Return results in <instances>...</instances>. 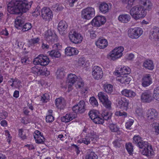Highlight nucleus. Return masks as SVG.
<instances>
[{
	"label": "nucleus",
	"instance_id": "50",
	"mask_svg": "<svg viewBox=\"0 0 159 159\" xmlns=\"http://www.w3.org/2000/svg\"><path fill=\"white\" fill-rule=\"evenodd\" d=\"M35 139L36 142L39 144L43 143L45 141V138L43 135H42L40 136L37 137L36 139Z\"/></svg>",
	"mask_w": 159,
	"mask_h": 159
},
{
	"label": "nucleus",
	"instance_id": "36",
	"mask_svg": "<svg viewBox=\"0 0 159 159\" xmlns=\"http://www.w3.org/2000/svg\"><path fill=\"white\" fill-rule=\"evenodd\" d=\"M99 9L100 11L104 14L108 12L110 9L108 5L105 3H102L99 6Z\"/></svg>",
	"mask_w": 159,
	"mask_h": 159
},
{
	"label": "nucleus",
	"instance_id": "8",
	"mask_svg": "<svg viewBox=\"0 0 159 159\" xmlns=\"http://www.w3.org/2000/svg\"><path fill=\"white\" fill-rule=\"evenodd\" d=\"M50 62L49 58L46 56L40 55L35 58L34 63L35 65H40L42 66L47 65Z\"/></svg>",
	"mask_w": 159,
	"mask_h": 159
},
{
	"label": "nucleus",
	"instance_id": "2",
	"mask_svg": "<svg viewBox=\"0 0 159 159\" xmlns=\"http://www.w3.org/2000/svg\"><path fill=\"white\" fill-rule=\"evenodd\" d=\"M33 2L32 1L27 0H12L7 5V11L11 12L13 9L12 8L19 6L21 8L24 13L26 12L31 8Z\"/></svg>",
	"mask_w": 159,
	"mask_h": 159
},
{
	"label": "nucleus",
	"instance_id": "6",
	"mask_svg": "<svg viewBox=\"0 0 159 159\" xmlns=\"http://www.w3.org/2000/svg\"><path fill=\"white\" fill-rule=\"evenodd\" d=\"M142 29L138 27L130 28L128 31V36L132 39H137L143 34Z\"/></svg>",
	"mask_w": 159,
	"mask_h": 159
},
{
	"label": "nucleus",
	"instance_id": "30",
	"mask_svg": "<svg viewBox=\"0 0 159 159\" xmlns=\"http://www.w3.org/2000/svg\"><path fill=\"white\" fill-rule=\"evenodd\" d=\"M140 3L143 6V7L146 11H150L152 9V4L149 0H141Z\"/></svg>",
	"mask_w": 159,
	"mask_h": 159
},
{
	"label": "nucleus",
	"instance_id": "15",
	"mask_svg": "<svg viewBox=\"0 0 159 159\" xmlns=\"http://www.w3.org/2000/svg\"><path fill=\"white\" fill-rule=\"evenodd\" d=\"M92 75L94 79L98 80L103 76V72L102 69L97 66H94L92 69Z\"/></svg>",
	"mask_w": 159,
	"mask_h": 159
},
{
	"label": "nucleus",
	"instance_id": "39",
	"mask_svg": "<svg viewBox=\"0 0 159 159\" xmlns=\"http://www.w3.org/2000/svg\"><path fill=\"white\" fill-rule=\"evenodd\" d=\"M12 11H11V12L10 11H8V12L11 14H19L20 13H22L24 12L22 11L23 10H21L22 9L21 8H20V7H19V6L16 7H12Z\"/></svg>",
	"mask_w": 159,
	"mask_h": 159
},
{
	"label": "nucleus",
	"instance_id": "27",
	"mask_svg": "<svg viewBox=\"0 0 159 159\" xmlns=\"http://www.w3.org/2000/svg\"><path fill=\"white\" fill-rule=\"evenodd\" d=\"M55 105L58 109H63L66 105L64 99L58 98L55 101Z\"/></svg>",
	"mask_w": 159,
	"mask_h": 159
},
{
	"label": "nucleus",
	"instance_id": "34",
	"mask_svg": "<svg viewBox=\"0 0 159 159\" xmlns=\"http://www.w3.org/2000/svg\"><path fill=\"white\" fill-rule=\"evenodd\" d=\"M119 107L122 109L126 108L128 105V102L125 98H122L118 101Z\"/></svg>",
	"mask_w": 159,
	"mask_h": 159
},
{
	"label": "nucleus",
	"instance_id": "48",
	"mask_svg": "<svg viewBox=\"0 0 159 159\" xmlns=\"http://www.w3.org/2000/svg\"><path fill=\"white\" fill-rule=\"evenodd\" d=\"M89 102L93 106L97 107L98 105V101L94 97L90 98L89 99Z\"/></svg>",
	"mask_w": 159,
	"mask_h": 159
},
{
	"label": "nucleus",
	"instance_id": "51",
	"mask_svg": "<svg viewBox=\"0 0 159 159\" xmlns=\"http://www.w3.org/2000/svg\"><path fill=\"white\" fill-rule=\"evenodd\" d=\"M47 71V69L46 68H44V67H40V70L39 71V73L38 75H46V71Z\"/></svg>",
	"mask_w": 159,
	"mask_h": 159
},
{
	"label": "nucleus",
	"instance_id": "38",
	"mask_svg": "<svg viewBox=\"0 0 159 159\" xmlns=\"http://www.w3.org/2000/svg\"><path fill=\"white\" fill-rule=\"evenodd\" d=\"M111 112L108 111H105L102 113L101 119L103 120V124L105 120H107L111 119Z\"/></svg>",
	"mask_w": 159,
	"mask_h": 159
},
{
	"label": "nucleus",
	"instance_id": "43",
	"mask_svg": "<svg viewBox=\"0 0 159 159\" xmlns=\"http://www.w3.org/2000/svg\"><path fill=\"white\" fill-rule=\"evenodd\" d=\"M49 54L51 57L58 58L60 57L61 53L57 50H53L49 53Z\"/></svg>",
	"mask_w": 159,
	"mask_h": 159
},
{
	"label": "nucleus",
	"instance_id": "25",
	"mask_svg": "<svg viewBox=\"0 0 159 159\" xmlns=\"http://www.w3.org/2000/svg\"><path fill=\"white\" fill-rule=\"evenodd\" d=\"M121 93L123 95L130 98H133L136 95V94L131 89H127L122 90Z\"/></svg>",
	"mask_w": 159,
	"mask_h": 159
},
{
	"label": "nucleus",
	"instance_id": "22",
	"mask_svg": "<svg viewBox=\"0 0 159 159\" xmlns=\"http://www.w3.org/2000/svg\"><path fill=\"white\" fill-rule=\"evenodd\" d=\"M147 115L148 120L153 122L155 119V118L157 117L158 115V113L155 109H150L147 112Z\"/></svg>",
	"mask_w": 159,
	"mask_h": 159
},
{
	"label": "nucleus",
	"instance_id": "57",
	"mask_svg": "<svg viewBox=\"0 0 159 159\" xmlns=\"http://www.w3.org/2000/svg\"><path fill=\"white\" fill-rule=\"evenodd\" d=\"M54 120V117L51 115L49 114L46 117V120L48 122H51Z\"/></svg>",
	"mask_w": 159,
	"mask_h": 159
},
{
	"label": "nucleus",
	"instance_id": "56",
	"mask_svg": "<svg viewBox=\"0 0 159 159\" xmlns=\"http://www.w3.org/2000/svg\"><path fill=\"white\" fill-rule=\"evenodd\" d=\"M115 115L125 117L127 116V114L125 112H122L120 111H117L115 113Z\"/></svg>",
	"mask_w": 159,
	"mask_h": 159
},
{
	"label": "nucleus",
	"instance_id": "17",
	"mask_svg": "<svg viewBox=\"0 0 159 159\" xmlns=\"http://www.w3.org/2000/svg\"><path fill=\"white\" fill-rule=\"evenodd\" d=\"M149 38L155 40L159 39V28L158 27L154 26L151 29L149 33Z\"/></svg>",
	"mask_w": 159,
	"mask_h": 159
},
{
	"label": "nucleus",
	"instance_id": "26",
	"mask_svg": "<svg viewBox=\"0 0 159 159\" xmlns=\"http://www.w3.org/2000/svg\"><path fill=\"white\" fill-rule=\"evenodd\" d=\"M78 52L79 51L76 48L70 47L66 48L65 49V54L67 56L76 55Z\"/></svg>",
	"mask_w": 159,
	"mask_h": 159
},
{
	"label": "nucleus",
	"instance_id": "46",
	"mask_svg": "<svg viewBox=\"0 0 159 159\" xmlns=\"http://www.w3.org/2000/svg\"><path fill=\"white\" fill-rule=\"evenodd\" d=\"M139 13L140 14H142V16H141V18L145 16L147 14L146 11L145 9H144L143 7V6L142 5H139Z\"/></svg>",
	"mask_w": 159,
	"mask_h": 159
},
{
	"label": "nucleus",
	"instance_id": "3",
	"mask_svg": "<svg viewBox=\"0 0 159 159\" xmlns=\"http://www.w3.org/2000/svg\"><path fill=\"white\" fill-rule=\"evenodd\" d=\"M69 37L70 40L75 44L80 43L83 39L80 34L76 32L74 30H72L69 32Z\"/></svg>",
	"mask_w": 159,
	"mask_h": 159
},
{
	"label": "nucleus",
	"instance_id": "10",
	"mask_svg": "<svg viewBox=\"0 0 159 159\" xmlns=\"http://www.w3.org/2000/svg\"><path fill=\"white\" fill-rule=\"evenodd\" d=\"M41 16L43 20L49 21L52 19L53 14L49 8L44 7L41 10Z\"/></svg>",
	"mask_w": 159,
	"mask_h": 159
},
{
	"label": "nucleus",
	"instance_id": "58",
	"mask_svg": "<svg viewBox=\"0 0 159 159\" xmlns=\"http://www.w3.org/2000/svg\"><path fill=\"white\" fill-rule=\"evenodd\" d=\"M40 7L37 6L34 12L33 13V15L36 16H38L40 15Z\"/></svg>",
	"mask_w": 159,
	"mask_h": 159
},
{
	"label": "nucleus",
	"instance_id": "13",
	"mask_svg": "<svg viewBox=\"0 0 159 159\" xmlns=\"http://www.w3.org/2000/svg\"><path fill=\"white\" fill-rule=\"evenodd\" d=\"M106 21V19L104 16H98L93 19L91 23L92 25L94 26L100 27L104 24Z\"/></svg>",
	"mask_w": 159,
	"mask_h": 159
},
{
	"label": "nucleus",
	"instance_id": "41",
	"mask_svg": "<svg viewBox=\"0 0 159 159\" xmlns=\"http://www.w3.org/2000/svg\"><path fill=\"white\" fill-rule=\"evenodd\" d=\"M98 157L96 154L91 150L88 152L85 159H98Z\"/></svg>",
	"mask_w": 159,
	"mask_h": 159
},
{
	"label": "nucleus",
	"instance_id": "47",
	"mask_svg": "<svg viewBox=\"0 0 159 159\" xmlns=\"http://www.w3.org/2000/svg\"><path fill=\"white\" fill-rule=\"evenodd\" d=\"M109 127L112 132H117L119 131V129L116 124H111L110 125Z\"/></svg>",
	"mask_w": 159,
	"mask_h": 159
},
{
	"label": "nucleus",
	"instance_id": "33",
	"mask_svg": "<svg viewBox=\"0 0 159 159\" xmlns=\"http://www.w3.org/2000/svg\"><path fill=\"white\" fill-rule=\"evenodd\" d=\"M117 80L121 84H129L131 79L128 76L123 75L122 77L121 76H119Z\"/></svg>",
	"mask_w": 159,
	"mask_h": 159
},
{
	"label": "nucleus",
	"instance_id": "35",
	"mask_svg": "<svg viewBox=\"0 0 159 159\" xmlns=\"http://www.w3.org/2000/svg\"><path fill=\"white\" fill-rule=\"evenodd\" d=\"M143 66L149 70H152L154 68V65L153 61L150 60H147L144 61L143 63Z\"/></svg>",
	"mask_w": 159,
	"mask_h": 159
},
{
	"label": "nucleus",
	"instance_id": "55",
	"mask_svg": "<svg viewBox=\"0 0 159 159\" xmlns=\"http://www.w3.org/2000/svg\"><path fill=\"white\" fill-rule=\"evenodd\" d=\"M11 80H12V82H14V84H15V87H20L21 86V83L19 80L13 79H11Z\"/></svg>",
	"mask_w": 159,
	"mask_h": 159
},
{
	"label": "nucleus",
	"instance_id": "4",
	"mask_svg": "<svg viewBox=\"0 0 159 159\" xmlns=\"http://www.w3.org/2000/svg\"><path fill=\"white\" fill-rule=\"evenodd\" d=\"M98 99L103 106L107 108L110 109L111 102L108 99V96L106 94L103 92H100L98 93Z\"/></svg>",
	"mask_w": 159,
	"mask_h": 159
},
{
	"label": "nucleus",
	"instance_id": "1",
	"mask_svg": "<svg viewBox=\"0 0 159 159\" xmlns=\"http://www.w3.org/2000/svg\"><path fill=\"white\" fill-rule=\"evenodd\" d=\"M134 144L140 148H144L142 153L148 157L153 155L154 152L152 146L147 142L143 140L139 135H135L133 138Z\"/></svg>",
	"mask_w": 159,
	"mask_h": 159
},
{
	"label": "nucleus",
	"instance_id": "60",
	"mask_svg": "<svg viewBox=\"0 0 159 159\" xmlns=\"http://www.w3.org/2000/svg\"><path fill=\"white\" fill-rule=\"evenodd\" d=\"M134 123V120H130L126 122L125 123V126L126 128L127 129H130V128L131 126L133 125Z\"/></svg>",
	"mask_w": 159,
	"mask_h": 159
},
{
	"label": "nucleus",
	"instance_id": "16",
	"mask_svg": "<svg viewBox=\"0 0 159 159\" xmlns=\"http://www.w3.org/2000/svg\"><path fill=\"white\" fill-rule=\"evenodd\" d=\"M139 5L136 6L132 8L130 11V14L132 17L136 20L141 18V16H142L141 14L139 13Z\"/></svg>",
	"mask_w": 159,
	"mask_h": 159
},
{
	"label": "nucleus",
	"instance_id": "7",
	"mask_svg": "<svg viewBox=\"0 0 159 159\" xmlns=\"http://www.w3.org/2000/svg\"><path fill=\"white\" fill-rule=\"evenodd\" d=\"M124 50V48L122 46L116 48L110 52L108 54V56L110 57L111 60H115L122 56V52Z\"/></svg>",
	"mask_w": 159,
	"mask_h": 159
},
{
	"label": "nucleus",
	"instance_id": "18",
	"mask_svg": "<svg viewBox=\"0 0 159 159\" xmlns=\"http://www.w3.org/2000/svg\"><path fill=\"white\" fill-rule=\"evenodd\" d=\"M67 27L68 25L66 21L61 20L59 22L58 25L57 29L60 34L61 35L65 34Z\"/></svg>",
	"mask_w": 159,
	"mask_h": 159
},
{
	"label": "nucleus",
	"instance_id": "40",
	"mask_svg": "<svg viewBox=\"0 0 159 159\" xmlns=\"http://www.w3.org/2000/svg\"><path fill=\"white\" fill-rule=\"evenodd\" d=\"M104 91L108 94H111L113 91V86L110 84H105L103 85Z\"/></svg>",
	"mask_w": 159,
	"mask_h": 159
},
{
	"label": "nucleus",
	"instance_id": "37",
	"mask_svg": "<svg viewBox=\"0 0 159 159\" xmlns=\"http://www.w3.org/2000/svg\"><path fill=\"white\" fill-rule=\"evenodd\" d=\"M56 74L57 77L58 79H62L63 78L65 75L64 69L62 68L58 69L56 72Z\"/></svg>",
	"mask_w": 159,
	"mask_h": 159
},
{
	"label": "nucleus",
	"instance_id": "59",
	"mask_svg": "<svg viewBox=\"0 0 159 159\" xmlns=\"http://www.w3.org/2000/svg\"><path fill=\"white\" fill-rule=\"evenodd\" d=\"M136 0H128L127 2V5L126 8L129 9L134 5V3Z\"/></svg>",
	"mask_w": 159,
	"mask_h": 159
},
{
	"label": "nucleus",
	"instance_id": "20",
	"mask_svg": "<svg viewBox=\"0 0 159 159\" xmlns=\"http://www.w3.org/2000/svg\"><path fill=\"white\" fill-rule=\"evenodd\" d=\"M142 85L144 87H146L152 83V79L150 74H146L142 79Z\"/></svg>",
	"mask_w": 159,
	"mask_h": 159
},
{
	"label": "nucleus",
	"instance_id": "63",
	"mask_svg": "<svg viewBox=\"0 0 159 159\" xmlns=\"http://www.w3.org/2000/svg\"><path fill=\"white\" fill-rule=\"evenodd\" d=\"M21 61L22 63L27 64L29 63V60H28V58L27 57H25L21 58Z\"/></svg>",
	"mask_w": 159,
	"mask_h": 159
},
{
	"label": "nucleus",
	"instance_id": "62",
	"mask_svg": "<svg viewBox=\"0 0 159 159\" xmlns=\"http://www.w3.org/2000/svg\"><path fill=\"white\" fill-rule=\"evenodd\" d=\"M136 113L138 116H142L143 114V111L140 108H137L135 111Z\"/></svg>",
	"mask_w": 159,
	"mask_h": 159
},
{
	"label": "nucleus",
	"instance_id": "44",
	"mask_svg": "<svg viewBox=\"0 0 159 159\" xmlns=\"http://www.w3.org/2000/svg\"><path fill=\"white\" fill-rule=\"evenodd\" d=\"M125 147L129 153L130 155L132 154L133 152V146L132 143H126Z\"/></svg>",
	"mask_w": 159,
	"mask_h": 159
},
{
	"label": "nucleus",
	"instance_id": "5",
	"mask_svg": "<svg viewBox=\"0 0 159 159\" xmlns=\"http://www.w3.org/2000/svg\"><path fill=\"white\" fill-rule=\"evenodd\" d=\"M95 15L94 8L89 7L83 9L81 11V17L84 19L90 20Z\"/></svg>",
	"mask_w": 159,
	"mask_h": 159
},
{
	"label": "nucleus",
	"instance_id": "49",
	"mask_svg": "<svg viewBox=\"0 0 159 159\" xmlns=\"http://www.w3.org/2000/svg\"><path fill=\"white\" fill-rule=\"evenodd\" d=\"M40 70V67L36 66L32 68L31 70L32 73L36 75H38L39 71Z\"/></svg>",
	"mask_w": 159,
	"mask_h": 159
},
{
	"label": "nucleus",
	"instance_id": "52",
	"mask_svg": "<svg viewBox=\"0 0 159 159\" xmlns=\"http://www.w3.org/2000/svg\"><path fill=\"white\" fill-rule=\"evenodd\" d=\"M18 135L22 139L24 140L26 138L25 134L24 133L23 130L22 129L19 130Z\"/></svg>",
	"mask_w": 159,
	"mask_h": 159
},
{
	"label": "nucleus",
	"instance_id": "32",
	"mask_svg": "<svg viewBox=\"0 0 159 159\" xmlns=\"http://www.w3.org/2000/svg\"><path fill=\"white\" fill-rule=\"evenodd\" d=\"M130 18L131 17L129 15L122 14L119 16L118 19L121 22L127 23L129 21Z\"/></svg>",
	"mask_w": 159,
	"mask_h": 159
},
{
	"label": "nucleus",
	"instance_id": "54",
	"mask_svg": "<svg viewBox=\"0 0 159 159\" xmlns=\"http://www.w3.org/2000/svg\"><path fill=\"white\" fill-rule=\"evenodd\" d=\"M85 58L84 57H80L78 60V64L79 66H84L85 65Z\"/></svg>",
	"mask_w": 159,
	"mask_h": 159
},
{
	"label": "nucleus",
	"instance_id": "9",
	"mask_svg": "<svg viewBox=\"0 0 159 159\" xmlns=\"http://www.w3.org/2000/svg\"><path fill=\"white\" fill-rule=\"evenodd\" d=\"M89 115L91 119L95 124H103V120L101 119L99 113L97 110H93L89 111Z\"/></svg>",
	"mask_w": 159,
	"mask_h": 159
},
{
	"label": "nucleus",
	"instance_id": "53",
	"mask_svg": "<svg viewBox=\"0 0 159 159\" xmlns=\"http://www.w3.org/2000/svg\"><path fill=\"white\" fill-rule=\"evenodd\" d=\"M50 96L47 93H45L42 97L41 101L43 102H46L49 99Z\"/></svg>",
	"mask_w": 159,
	"mask_h": 159
},
{
	"label": "nucleus",
	"instance_id": "24",
	"mask_svg": "<svg viewBox=\"0 0 159 159\" xmlns=\"http://www.w3.org/2000/svg\"><path fill=\"white\" fill-rule=\"evenodd\" d=\"M25 20L21 17H19L16 18L15 21V26L16 28L21 30L25 23Z\"/></svg>",
	"mask_w": 159,
	"mask_h": 159
},
{
	"label": "nucleus",
	"instance_id": "31",
	"mask_svg": "<svg viewBox=\"0 0 159 159\" xmlns=\"http://www.w3.org/2000/svg\"><path fill=\"white\" fill-rule=\"evenodd\" d=\"M77 116L76 114H73L72 113L66 114L65 116L62 117L61 121L65 123L68 122L75 118Z\"/></svg>",
	"mask_w": 159,
	"mask_h": 159
},
{
	"label": "nucleus",
	"instance_id": "21",
	"mask_svg": "<svg viewBox=\"0 0 159 159\" xmlns=\"http://www.w3.org/2000/svg\"><path fill=\"white\" fill-rule=\"evenodd\" d=\"M131 72V69L128 67L124 66L122 67V66L119 67L117 70H116L115 75H125L129 74Z\"/></svg>",
	"mask_w": 159,
	"mask_h": 159
},
{
	"label": "nucleus",
	"instance_id": "64",
	"mask_svg": "<svg viewBox=\"0 0 159 159\" xmlns=\"http://www.w3.org/2000/svg\"><path fill=\"white\" fill-rule=\"evenodd\" d=\"M7 116V112L6 111L0 113V118H2V119H5Z\"/></svg>",
	"mask_w": 159,
	"mask_h": 159
},
{
	"label": "nucleus",
	"instance_id": "61",
	"mask_svg": "<svg viewBox=\"0 0 159 159\" xmlns=\"http://www.w3.org/2000/svg\"><path fill=\"white\" fill-rule=\"evenodd\" d=\"M120 140L116 139L114 141L113 143L114 145L116 147H120Z\"/></svg>",
	"mask_w": 159,
	"mask_h": 159
},
{
	"label": "nucleus",
	"instance_id": "45",
	"mask_svg": "<svg viewBox=\"0 0 159 159\" xmlns=\"http://www.w3.org/2000/svg\"><path fill=\"white\" fill-rule=\"evenodd\" d=\"M32 27V25L30 23H27L24 24L23 28L22 29V31L23 32H25L28 31L30 30Z\"/></svg>",
	"mask_w": 159,
	"mask_h": 159
},
{
	"label": "nucleus",
	"instance_id": "29",
	"mask_svg": "<svg viewBox=\"0 0 159 159\" xmlns=\"http://www.w3.org/2000/svg\"><path fill=\"white\" fill-rule=\"evenodd\" d=\"M40 39L39 37L31 39L28 41V46L29 47H34L39 44Z\"/></svg>",
	"mask_w": 159,
	"mask_h": 159
},
{
	"label": "nucleus",
	"instance_id": "23",
	"mask_svg": "<svg viewBox=\"0 0 159 159\" xmlns=\"http://www.w3.org/2000/svg\"><path fill=\"white\" fill-rule=\"evenodd\" d=\"M141 99L143 102H150L152 100V94L148 91L142 93L141 95Z\"/></svg>",
	"mask_w": 159,
	"mask_h": 159
},
{
	"label": "nucleus",
	"instance_id": "28",
	"mask_svg": "<svg viewBox=\"0 0 159 159\" xmlns=\"http://www.w3.org/2000/svg\"><path fill=\"white\" fill-rule=\"evenodd\" d=\"M97 47L100 49H103L106 47L108 45V42L105 39H99L96 42Z\"/></svg>",
	"mask_w": 159,
	"mask_h": 159
},
{
	"label": "nucleus",
	"instance_id": "42",
	"mask_svg": "<svg viewBox=\"0 0 159 159\" xmlns=\"http://www.w3.org/2000/svg\"><path fill=\"white\" fill-rule=\"evenodd\" d=\"M152 96L154 99L159 101V87L155 88Z\"/></svg>",
	"mask_w": 159,
	"mask_h": 159
},
{
	"label": "nucleus",
	"instance_id": "12",
	"mask_svg": "<svg viewBox=\"0 0 159 159\" xmlns=\"http://www.w3.org/2000/svg\"><path fill=\"white\" fill-rule=\"evenodd\" d=\"M98 138V136L93 131L91 132V133L89 134L88 136H86L85 138H83L79 140L78 142L84 143V144L88 145L90 143L91 141L94 140H96Z\"/></svg>",
	"mask_w": 159,
	"mask_h": 159
},
{
	"label": "nucleus",
	"instance_id": "11",
	"mask_svg": "<svg viewBox=\"0 0 159 159\" xmlns=\"http://www.w3.org/2000/svg\"><path fill=\"white\" fill-rule=\"evenodd\" d=\"M46 40L49 43L52 44L57 41V38L56 34L53 31L49 30L45 35Z\"/></svg>",
	"mask_w": 159,
	"mask_h": 159
},
{
	"label": "nucleus",
	"instance_id": "14",
	"mask_svg": "<svg viewBox=\"0 0 159 159\" xmlns=\"http://www.w3.org/2000/svg\"><path fill=\"white\" fill-rule=\"evenodd\" d=\"M85 105L84 101L81 100L78 104L73 107L72 110L76 114L83 113L85 111Z\"/></svg>",
	"mask_w": 159,
	"mask_h": 159
},
{
	"label": "nucleus",
	"instance_id": "19",
	"mask_svg": "<svg viewBox=\"0 0 159 159\" xmlns=\"http://www.w3.org/2000/svg\"><path fill=\"white\" fill-rule=\"evenodd\" d=\"M77 77L75 75L70 74L67 77V82L68 84V88L69 90H71L72 87L75 82L77 81Z\"/></svg>",
	"mask_w": 159,
	"mask_h": 159
}]
</instances>
